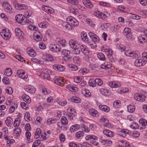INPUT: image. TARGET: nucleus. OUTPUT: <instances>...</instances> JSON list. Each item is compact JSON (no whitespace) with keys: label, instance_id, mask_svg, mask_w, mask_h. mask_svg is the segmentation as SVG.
Here are the masks:
<instances>
[{"label":"nucleus","instance_id":"f257e3e1","mask_svg":"<svg viewBox=\"0 0 147 147\" xmlns=\"http://www.w3.org/2000/svg\"><path fill=\"white\" fill-rule=\"evenodd\" d=\"M67 24L70 26H77L79 24L78 21L74 18L71 17H68L66 19Z\"/></svg>","mask_w":147,"mask_h":147},{"label":"nucleus","instance_id":"f03ea898","mask_svg":"<svg viewBox=\"0 0 147 147\" xmlns=\"http://www.w3.org/2000/svg\"><path fill=\"white\" fill-rule=\"evenodd\" d=\"M62 54L64 55L63 57V59L66 61H69L70 58L69 57L70 55V51L66 49H63L61 52Z\"/></svg>","mask_w":147,"mask_h":147},{"label":"nucleus","instance_id":"7ed1b4c3","mask_svg":"<svg viewBox=\"0 0 147 147\" xmlns=\"http://www.w3.org/2000/svg\"><path fill=\"white\" fill-rule=\"evenodd\" d=\"M51 51L55 53L59 52L61 50L60 46L57 44H51L49 46Z\"/></svg>","mask_w":147,"mask_h":147},{"label":"nucleus","instance_id":"20e7f679","mask_svg":"<svg viewBox=\"0 0 147 147\" xmlns=\"http://www.w3.org/2000/svg\"><path fill=\"white\" fill-rule=\"evenodd\" d=\"M134 98L138 101L143 102L145 100L146 96L142 94L137 93L135 94Z\"/></svg>","mask_w":147,"mask_h":147},{"label":"nucleus","instance_id":"39448f33","mask_svg":"<svg viewBox=\"0 0 147 147\" xmlns=\"http://www.w3.org/2000/svg\"><path fill=\"white\" fill-rule=\"evenodd\" d=\"M3 6L5 10L7 12L10 13L12 12V7L7 2L5 1L3 2Z\"/></svg>","mask_w":147,"mask_h":147},{"label":"nucleus","instance_id":"423d86ee","mask_svg":"<svg viewBox=\"0 0 147 147\" xmlns=\"http://www.w3.org/2000/svg\"><path fill=\"white\" fill-rule=\"evenodd\" d=\"M99 121L100 122L103 123L104 126L107 127L109 126V122L106 116H103L101 117Z\"/></svg>","mask_w":147,"mask_h":147},{"label":"nucleus","instance_id":"0eeeda50","mask_svg":"<svg viewBox=\"0 0 147 147\" xmlns=\"http://www.w3.org/2000/svg\"><path fill=\"white\" fill-rule=\"evenodd\" d=\"M53 68L55 70L59 71H63L65 69V66L60 65H54L53 66Z\"/></svg>","mask_w":147,"mask_h":147},{"label":"nucleus","instance_id":"6e6552de","mask_svg":"<svg viewBox=\"0 0 147 147\" xmlns=\"http://www.w3.org/2000/svg\"><path fill=\"white\" fill-rule=\"evenodd\" d=\"M88 35L90 38L94 42H98L100 39L98 36L94 33L90 32L88 33Z\"/></svg>","mask_w":147,"mask_h":147},{"label":"nucleus","instance_id":"1a4fd4ad","mask_svg":"<svg viewBox=\"0 0 147 147\" xmlns=\"http://www.w3.org/2000/svg\"><path fill=\"white\" fill-rule=\"evenodd\" d=\"M101 51L104 52L106 53L108 57H111L113 53V51L110 49H107L105 47L103 46L101 49Z\"/></svg>","mask_w":147,"mask_h":147},{"label":"nucleus","instance_id":"9d476101","mask_svg":"<svg viewBox=\"0 0 147 147\" xmlns=\"http://www.w3.org/2000/svg\"><path fill=\"white\" fill-rule=\"evenodd\" d=\"M69 44L70 46L72 48L80 47L79 45L78 42L76 40L74 39L71 40L69 41Z\"/></svg>","mask_w":147,"mask_h":147},{"label":"nucleus","instance_id":"9b49d317","mask_svg":"<svg viewBox=\"0 0 147 147\" xmlns=\"http://www.w3.org/2000/svg\"><path fill=\"white\" fill-rule=\"evenodd\" d=\"M24 89L26 91L30 94L34 93L36 90L34 87L31 86H26L24 87Z\"/></svg>","mask_w":147,"mask_h":147},{"label":"nucleus","instance_id":"f8f14e48","mask_svg":"<svg viewBox=\"0 0 147 147\" xmlns=\"http://www.w3.org/2000/svg\"><path fill=\"white\" fill-rule=\"evenodd\" d=\"M17 73L19 77L22 79L26 78L28 77L27 74H25V72L23 70H18L17 71Z\"/></svg>","mask_w":147,"mask_h":147},{"label":"nucleus","instance_id":"ddd939ff","mask_svg":"<svg viewBox=\"0 0 147 147\" xmlns=\"http://www.w3.org/2000/svg\"><path fill=\"white\" fill-rule=\"evenodd\" d=\"M15 7L16 9L18 10L26 9L28 8V7L26 5L19 3L16 4L15 5Z\"/></svg>","mask_w":147,"mask_h":147},{"label":"nucleus","instance_id":"4468645a","mask_svg":"<svg viewBox=\"0 0 147 147\" xmlns=\"http://www.w3.org/2000/svg\"><path fill=\"white\" fill-rule=\"evenodd\" d=\"M15 31L16 36L19 38H23L24 34L19 28H16Z\"/></svg>","mask_w":147,"mask_h":147},{"label":"nucleus","instance_id":"2eb2a0df","mask_svg":"<svg viewBox=\"0 0 147 147\" xmlns=\"http://www.w3.org/2000/svg\"><path fill=\"white\" fill-rule=\"evenodd\" d=\"M27 52L28 54L31 57H34L36 55V53L34 50L31 47L27 49Z\"/></svg>","mask_w":147,"mask_h":147},{"label":"nucleus","instance_id":"dca6fc26","mask_svg":"<svg viewBox=\"0 0 147 147\" xmlns=\"http://www.w3.org/2000/svg\"><path fill=\"white\" fill-rule=\"evenodd\" d=\"M109 85L111 87L116 88L120 87L121 86V84L118 82H111L109 83Z\"/></svg>","mask_w":147,"mask_h":147},{"label":"nucleus","instance_id":"f3484780","mask_svg":"<svg viewBox=\"0 0 147 147\" xmlns=\"http://www.w3.org/2000/svg\"><path fill=\"white\" fill-rule=\"evenodd\" d=\"M41 77L44 79L49 80L50 79L49 74L47 72L46 70H44L42 73H41L40 75Z\"/></svg>","mask_w":147,"mask_h":147},{"label":"nucleus","instance_id":"a211bd4d","mask_svg":"<svg viewBox=\"0 0 147 147\" xmlns=\"http://www.w3.org/2000/svg\"><path fill=\"white\" fill-rule=\"evenodd\" d=\"M42 9L45 11L47 13H53L54 12L52 8L46 5H43Z\"/></svg>","mask_w":147,"mask_h":147},{"label":"nucleus","instance_id":"6ab92c4d","mask_svg":"<svg viewBox=\"0 0 147 147\" xmlns=\"http://www.w3.org/2000/svg\"><path fill=\"white\" fill-rule=\"evenodd\" d=\"M139 41L141 43L146 42L147 41V37L144 34L138 38Z\"/></svg>","mask_w":147,"mask_h":147},{"label":"nucleus","instance_id":"aec40b11","mask_svg":"<svg viewBox=\"0 0 147 147\" xmlns=\"http://www.w3.org/2000/svg\"><path fill=\"white\" fill-rule=\"evenodd\" d=\"M89 112L90 115L93 117H97L99 115V113L94 109H90Z\"/></svg>","mask_w":147,"mask_h":147},{"label":"nucleus","instance_id":"412c9836","mask_svg":"<svg viewBox=\"0 0 147 147\" xmlns=\"http://www.w3.org/2000/svg\"><path fill=\"white\" fill-rule=\"evenodd\" d=\"M82 1L83 3L87 7L89 8H91L92 7V4L89 0H83Z\"/></svg>","mask_w":147,"mask_h":147},{"label":"nucleus","instance_id":"4be33fe9","mask_svg":"<svg viewBox=\"0 0 147 147\" xmlns=\"http://www.w3.org/2000/svg\"><path fill=\"white\" fill-rule=\"evenodd\" d=\"M103 133L104 134L109 137H113L114 135V133L109 130H104Z\"/></svg>","mask_w":147,"mask_h":147},{"label":"nucleus","instance_id":"5701e85b","mask_svg":"<svg viewBox=\"0 0 147 147\" xmlns=\"http://www.w3.org/2000/svg\"><path fill=\"white\" fill-rule=\"evenodd\" d=\"M98 107L100 110L106 112H108L110 111L109 107L106 105H100Z\"/></svg>","mask_w":147,"mask_h":147},{"label":"nucleus","instance_id":"b1692460","mask_svg":"<svg viewBox=\"0 0 147 147\" xmlns=\"http://www.w3.org/2000/svg\"><path fill=\"white\" fill-rule=\"evenodd\" d=\"M130 133V132L128 130L126 129H123L121 131L120 134L123 137H125L127 134H129Z\"/></svg>","mask_w":147,"mask_h":147},{"label":"nucleus","instance_id":"393cba45","mask_svg":"<svg viewBox=\"0 0 147 147\" xmlns=\"http://www.w3.org/2000/svg\"><path fill=\"white\" fill-rule=\"evenodd\" d=\"M144 62L142 59H136L135 61L134 65L136 66L139 67L142 66Z\"/></svg>","mask_w":147,"mask_h":147},{"label":"nucleus","instance_id":"a878e982","mask_svg":"<svg viewBox=\"0 0 147 147\" xmlns=\"http://www.w3.org/2000/svg\"><path fill=\"white\" fill-rule=\"evenodd\" d=\"M22 98L24 101L28 103H30L31 100L29 96L26 94H24L22 95Z\"/></svg>","mask_w":147,"mask_h":147},{"label":"nucleus","instance_id":"bb28decb","mask_svg":"<svg viewBox=\"0 0 147 147\" xmlns=\"http://www.w3.org/2000/svg\"><path fill=\"white\" fill-rule=\"evenodd\" d=\"M71 101L74 103H80L81 102V99L78 97L74 96L71 99Z\"/></svg>","mask_w":147,"mask_h":147},{"label":"nucleus","instance_id":"cd10ccee","mask_svg":"<svg viewBox=\"0 0 147 147\" xmlns=\"http://www.w3.org/2000/svg\"><path fill=\"white\" fill-rule=\"evenodd\" d=\"M46 59L48 61L52 62L56 61V58L52 55L48 54L46 55Z\"/></svg>","mask_w":147,"mask_h":147},{"label":"nucleus","instance_id":"c85d7f7f","mask_svg":"<svg viewBox=\"0 0 147 147\" xmlns=\"http://www.w3.org/2000/svg\"><path fill=\"white\" fill-rule=\"evenodd\" d=\"M5 122L6 125L7 126H10L13 123V120L12 118L9 117H8L7 118Z\"/></svg>","mask_w":147,"mask_h":147},{"label":"nucleus","instance_id":"c756f323","mask_svg":"<svg viewBox=\"0 0 147 147\" xmlns=\"http://www.w3.org/2000/svg\"><path fill=\"white\" fill-rule=\"evenodd\" d=\"M23 16L22 15L21 16L20 15H16L15 18L16 22L19 23H21L23 20Z\"/></svg>","mask_w":147,"mask_h":147},{"label":"nucleus","instance_id":"7c9ffc66","mask_svg":"<svg viewBox=\"0 0 147 147\" xmlns=\"http://www.w3.org/2000/svg\"><path fill=\"white\" fill-rule=\"evenodd\" d=\"M67 113H69V114L73 115L74 116H75L76 115V113L75 110L72 108H69L67 110Z\"/></svg>","mask_w":147,"mask_h":147},{"label":"nucleus","instance_id":"2f4dec72","mask_svg":"<svg viewBox=\"0 0 147 147\" xmlns=\"http://www.w3.org/2000/svg\"><path fill=\"white\" fill-rule=\"evenodd\" d=\"M128 111L130 113H132L135 110V106L134 105H130L127 107Z\"/></svg>","mask_w":147,"mask_h":147},{"label":"nucleus","instance_id":"473e14b6","mask_svg":"<svg viewBox=\"0 0 147 147\" xmlns=\"http://www.w3.org/2000/svg\"><path fill=\"white\" fill-rule=\"evenodd\" d=\"M82 39L84 41L87 42L88 41V39L87 37L86 34L85 32H83L81 34Z\"/></svg>","mask_w":147,"mask_h":147},{"label":"nucleus","instance_id":"72a5a7b5","mask_svg":"<svg viewBox=\"0 0 147 147\" xmlns=\"http://www.w3.org/2000/svg\"><path fill=\"white\" fill-rule=\"evenodd\" d=\"M101 142L104 145H110L112 144V141L108 140H102Z\"/></svg>","mask_w":147,"mask_h":147},{"label":"nucleus","instance_id":"f704fd0d","mask_svg":"<svg viewBox=\"0 0 147 147\" xmlns=\"http://www.w3.org/2000/svg\"><path fill=\"white\" fill-rule=\"evenodd\" d=\"M20 122V119L19 118L16 119L13 123V126L15 127H18L19 125Z\"/></svg>","mask_w":147,"mask_h":147},{"label":"nucleus","instance_id":"c9c22d12","mask_svg":"<svg viewBox=\"0 0 147 147\" xmlns=\"http://www.w3.org/2000/svg\"><path fill=\"white\" fill-rule=\"evenodd\" d=\"M61 123L63 125H67L68 124V121L66 117L64 116L61 117Z\"/></svg>","mask_w":147,"mask_h":147},{"label":"nucleus","instance_id":"e433bc0d","mask_svg":"<svg viewBox=\"0 0 147 147\" xmlns=\"http://www.w3.org/2000/svg\"><path fill=\"white\" fill-rule=\"evenodd\" d=\"M97 57L98 59L101 61H104L105 57L104 55L102 53H99L97 54Z\"/></svg>","mask_w":147,"mask_h":147},{"label":"nucleus","instance_id":"4c0bfd02","mask_svg":"<svg viewBox=\"0 0 147 147\" xmlns=\"http://www.w3.org/2000/svg\"><path fill=\"white\" fill-rule=\"evenodd\" d=\"M12 72L11 69L9 68H7L4 73L7 76H10L12 74Z\"/></svg>","mask_w":147,"mask_h":147},{"label":"nucleus","instance_id":"58836bf2","mask_svg":"<svg viewBox=\"0 0 147 147\" xmlns=\"http://www.w3.org/2000/svg\"><path fill=\"white\" fill-rule=\"evenodd\" d=\"M98 138L97 137L94 135H91L87 136L86 138L85 139L86 140L92 139L93 140H97Z\"/></svg>","mask_w":147,"mask_h":147},{"label":"nucleus","instance_id":"ea45409f","mask_svg":"<svg viewBox=\"0 0 147 147\" xmlns=\"http://www.w3.org/2000/svg\"><path fill=\"white\" fill-rule=\"evenodd\" d=\"M100 92L102 94L105 96H109V95L108 91L106 89H101Z\"/></svg>","mask_w":147,"mask_h":147},{"label":"nucleus","instance_id":"a19ab883","mask_svg":"<svg viewBox=\"0 0 147 147\" xmlns=\"http://www.w3.org/2000/svg\"><path fill=\"white\" fill-rule=\"evenodd\" d=\"M83 93L86 97H90L91 96V93L87 89H85L82 91Z\"/></svg>","mask_w":147,"mask_h":147},{"label":"nucleus","instance_id":"79ce46f5","mask_svg":"<svg viewBox=\"0 0 147 147\" xmlns=\"http://www.w3.org/2000/svg\"><path fill=\"white\" fill-rule=\"evenodd\" d=\"M37 34L34 38V40L37 42L41 41L42 38V35L41 34Z\"/></svg>","mask_w":147,"mask_h":147},{"label":"nucleus","instance_id":"37998d69","mask_svg":"<svg viewBox=\"0 0 147 147\" xmlns=\"http://www.w3.org/2000/svg\"><path fill=\"white\" fill-rule=\"evenodd\" d=\"M67 88L70 91H74L76 92L77 90V88L73 86L72 85H67Z\"/></svg>","mask_w":147,"mask_h":147},{"label":"nucleus","instance_id":"c03bdc74","mask_svg":"<svg viewBox=\"0 0 147 147\" xmlns=\"http://www.w3.org/2000/svg\"><path fill=\"white\" fill-rule=\"evenodd\" d=\"M84 135V133L83 131H79L76 133V137L79 139L81 137L83 136Z\"/></svg>","mask_w":147,"mask_h":147},{"label":"nucleus","instance_id":"a18cd8bd","mask_svg":"<svg viewBox=\"0 0 147 147\" xmlns=\"http://www.w3.org/2000/svg\"><path fill=\"white\" fill-rule=\"evenodd\" d=\"M74 49L72 51L73 53L75 54H79L80 51L79 47H76V48H73Z\"/></svg>","mask_w":147,"mask_h":147},{"label":"nucleus","instance_id":"49530a36","mask_svg":"<svg viewBox=\"0 0 147 147\" xmlns=\"http://www.w3.org/2000/svg\"><path fill=\"white\" fill-rule=\"evenodd\" d=\"M39 27L42 28H45L48 26L47 23L46 22H41L38 24Z\"/></svg>","mask_w":147,"mask_h":147},{"label":"nucleus","instance_id":"de8ad7c7","mask_svg":"<svg viewBox=\"0 0 147 147\" xmlns=\"http://www.w3.org/2000/svg\"><path fill=\"white\" fill-rule=\"evenodd\" d=\"M130 33H131V30L130 28H125L123 32V33L125 36H126L127 34H128Z\"/></svg>","mask_w":147,"mask_h":147},{"label":"nucleus","instance_id":"09e8293b","mask_svg":"<svg viewBox=\"0 0 147 147\" xmlns=\"http://www.w3.org/2000/svg\"><path fill=\"white\" fill-rule=\"evenodd\" d=\"M139 123L143 126L147 125V121L144 119H140L139 120Z\"/></svg>","mask_w":147,"mask_h":147},{"label":"nucleus","instance_id":"8fccbe9b","mask_svg":"<svg viewBox=\"0 0 147 147\" xmlns=\"http://www.w3.org/2000/svg\"><path fill=\"white\" fill-rule=\"evenodd\" d=\"M129 126L131 128L133 129H136L138 127V124L136 123H132Z\"/></svg>","mask_w":147,"mask_h":147},{"label":"nucleus","instance_id":"3c124183","mask_svg":"<svg viewBox=\"0 0 147 147\" xmlns=\"http://www.w3.org/2000/svg\"><path fill=\"white\" fill-rule=\"evenodd\" d=\"M81 125V128L82 130H83L86 133L89 132L90 129L88 127L84 125Z\"/></svg>","mask_w":147,"mask_h":147},{"label":"nucleus","instance_id":"603ef678","mask_svg":"<svg viewBox=\"0 0 147 147\" xmlns=\"http://www.w3.org/2000/svg\"><path fill=\"white\" fill-rule=\"evenodd\" d=\"M95 83L99 86H101L103 84L102 81L99 78H96L95 80Z\"/></svg>","mask_w":147,"mask_h":147},{"label":"nucleus","instance_id":"864d4df0","mask_svg":"<svg viewBox=\"0 0 147 147\" xmlns=\"http://www.w3.org/2000/svg\"><path fill=\"white\" fill-rule=\"evenodd\" d=\"M89 85L92 87H95L96 86L95 80H90L89 81Z\"/></svg>","mask_w":147,"mask_h":147},{"label":"nucleus","instance_id":"5fc2aeb1","mask_svg":"<svg viewBox=\"0 0 147 147\" xmlns=\"http://www.w3.org/2000/svg\"><path fill=\"white\" fill-rule=\"evenodd\" d=\"M67 1L68 3L75 5L78 4V1L77 0H67Z\"/></svg>","mask_w":147,"mask_h":147},{"label":"nucleus","instance_id":"6e6d98bb","mask_svg":"<svg viewBox=\"0 0 147 147\" xmlns=\"http://www.w3.org/2000/svg\"><path fill=\"white\" fill-rule=\"evenodd\" d=\"M56 121L55 119H54L52 118H50L47 120V122L48 124L50 125L51 123H55Z\"/></svg>","mask_w":147,"mask_h":147},{"label":"nucleus","instance_id":"4d7b16f0","mask_svg":"<svg viewBox=\"0 0 147 147\" xmlns=\"http://www.w3.org/2000/svg\"><path fill=\"white\" fill-rule=\"evenodd\" d=\"M20 106L24 109L26 110L28 109V106L24 102H21L20 103Z\"/></svg>","mask_w":147,"mask_h":147},{"label":"nucleus","instance_id":"13d9d810","mask_svg":"<svg viewBox=\"0 0 147 147\" xmlns=\"http://www.w3.org/2000/svg\"><path fill=\"white\" fill-rule=\"evenodd\" d=\"M2 81L4 84H7L9 83V79L6 77H4L2 79Z\"/></svg>","mask_w":147,"mask_h":147},{"label":"nucleus","instance_id":"bf43d9fd","mask_svg":"<svg viewBox=\"0 0 147 147\" xmlns=\"http://www.w3.org/2000/svg\"><path fill=\"white\" fill-rule=\"evenodd\" d=\"M127 34L125 36H126L127 40L130 41H132L133 40V38L132 37L131 33H130L128 34Z\"/></svg>","mask_w":147,"mask_h":147},{"label":"nucleus","instance_id":"052dcab7","mask_svg":"<svg viewBox=\"0 0 147 147\" xmlns=\"http://www.w3.org/2000/svg\"><path fill=\"white\" fill-rule=\"evenodd\" d=\"M40 143V141L38 140L35 141L33 144L32 147H36L38 146Z\"/></svg>","mask_w":147,"mask_h":147},{"label":"nucleus","instance_id":"680f3d73","mask_svg":"<svg viewBox=\"0 0 147 147\" xmlns=\"http://www.w3.org/2000/svg\"><path fill=\"white\" fill-rule=\"evenodd\" d=\"M5 92L9 94H11L13 92L12 88L11 87H9L6 89Z\"/></svg>","mask_w":147,"mask_h":147},{"label":"nucleus","instance_id":"e2e57ef3","mask_svg":"<svg viewBox=\"0 0 147 147\" xmlns=\"http://www.w3.org/2000/svg\"><path fill=\"white\" fill-rule=\"evenodd\" d=\"M140 135V134L139 132L136 131H134L132 133V136L134 137L138 138L139 136Z\"/></svg>","mask_w":147,"mask_h":147},{"label":"nucleus","instance_id":"0e129e2a","mask_svg":"<svg viewBox=\"0 0 147 147\" xmlns=\"http://www.w3.org/2000/svg\"><path fill=\"white\" fill-rule=\"evenodd\" d=\"M120 102L119 101H115L113 103L114 107L116 108H119L120 105Z\"/></svg>","mask_w":147,"mask_h":147},{"label":"nucleus","instance_id":"69168bd1","mask_svg":"<svg viewBox=\"0 0 147 147\" xmlns=\"http://www.w3.org/2000/svg\"><path fill=\"white\" fill-rule=\"evenodd\" d=\"M13 131L16 134H19L21 133V129L19 128H17L15 129Z\"/></svg>","mask_w":147,"mask_h":147},{"label":"nucleus","instance_id":"338daca9","mask_svg":"<svg viewBox=\"0 0 147 147\" xmlns=\"http://www.w3.org/2000/svg\"><path fill=\"white\" fill-rule=\"evenodd\" d=\"M100 4L101 5H102L103 6L107 7H109L110 6V5L109 3L102 1L100 2Z\"/></svg>","mask_w":147,"mask_h":147},{"label":"nucleus","instance_id":"774afa93","mask_svg":"<svg viewBox=\"0 0 147 147\" xmlns=\"http://www.w3.org/2000/svg\"><path fill=\"white\" fill-rule=\"evenodd\" d=\"M30 114L28 112H26L25 114L24 119L26 120V119L27 121H29L30 120Z\"/></svg>","mask_w":147,"mask_h":147}]
</instances>
